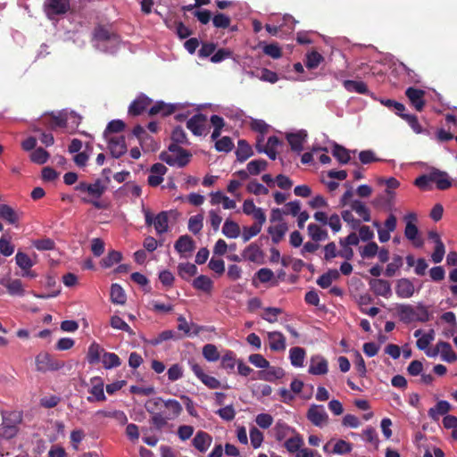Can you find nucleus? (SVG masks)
<instances>
[{"label":"nucleus","instance_id":"1","mask_svg":"<svg viewBox=\"0 0 457 457\" xmlns=\"http://www.w3.org/2000/svg\"><path fill=\"white\" fill-rule=\"evenodd\" d=\"M120 39L115 33L106 28H97L94 32V45L97 49L113 53L119 46Z\"/></svg>","mask_w":457,"mask_h":457},{"label":"nucleus","instance_id":"2","mask_svg":"<svg viewBox=\"0 0 457 457\" xmlns=\"http://www.w3.org/2000/svg\"><path fill=\"white\" fill-rule=\"evenodd\" d=\"M82 120L81 115L73 111H62L53 112L50 115L49 126L52 129L56 127H68L69 129H77Z\"/></svg>","mask_w":457,"mask_h":457},{"label":"nucleus","instance_id":"3","mask_svg":"<svg viewBox=\"0 0 457 457\" xmlns=\"http://www.w3.org/2000/svg\"><path fill=\"white\" fill-rule=\"evenodd\" d=\"M160 158L170 165H177V167H184L190 162L191 154L179 145L171 144L169 151L162 153Z\"/></svg>","mask_w":457,"mask_h":457},{"label":"nucleus","instance_id":"4","mask_svg":"<svg viewBox=\"0 0 457 457\" xmlns=\"http://www.w3.org/2000/svg\"><path fill=\"white\" fill-rule=\"evenodd\" d=\"M143 213L145 219V224H153L158 235H162V233H165L169 230V215L166 211H162L156 216H153L150 210L143 209Z\"/></svg>","mask_w":457,"mask_h":457},{"label":"nucleus","instance_id":"5","mask_svg":"<svg viewBox=\"0 0 457 457\" xmlns=\"http://www.w3.org/2000/svg\"><path fill=\"white\" fill-rule=\"evenodd\" d=\"M306 419L318 428H324L328 423L329 415L324 405L312 403L306 411Z\"/></svg>","mask_w":457,"mask_h":457},{"label":"nucleus","instance_id":"6","mask_svg":"<svg viewBox=\"0 0 457 457\" xmlns=\"http://www.w3.org/2000/svg\"><path fill=\"white\" fill-rule=\"evenodd\" d=\"M189 366L194 372L195 376L200 379L204 385L207 386L209 388H219L221 386V382L220 379L216 378V377L206 375L204 370H203L201 365L197 364L195 361H189Z\"/></svg>","mask_w":457,"mask_h":457},{"label":"nucleus","instance_id":"7","mask_svg":"<svg viewBox=\"0 0 457 457\" xmlns=\"http://www.w3.org/2000/svg\"><path fill=\"white\" fill-rule=\"evenodd\" d=\"M243 212L245 215L252 216L257 224L262 227L267 220V216L262 207H258L253 199H245L243 204Z\"/></svg>","mask_w":457,"mask_h":457},{"label":"nucleus","instance_id":"8","mask_svg":"<svg viewBox=\"0 0 457 457\" xmlns=\"http://www.w3.org/2000/svg\"><path fill=\"white\" fill-rule=\"evenodd\" d=\"M174 247L180 257L187 259V257H190L193 253L195 248V243L189 235H182L175 242Z\"/></svg>","mask_w":457,"mask_h":457},{"label":"nucleus","instance_id":"9","mask_svg":"<svg viewBox=\"0 0 457 457\" xmlns=\"http://www.w3.org/2000/svg\"><path fill=\"white\" fill-rule=\"evenodd\" d=\"M70 8V0H46L45 12L49 18L57 14H63Z\"/></svg>","mask_w":457,"mask_h":457},{"label":"nucleus","instance_id":"10","mask_svg":"<svg viewBox=\"0 0 457 457\" xmlns=\"http://www.w3.org/2000/svg\"><path fill=\"white\" fill-rule=\"evenodd\" d=\"M168 170V167L163 163H154L149 169L147 183L149 186L156 187L162 183L164 176Z\"/></svg>","mask_w":457,"mask_h":457},{"label":"nucleus","instance_id":"11","mask_svg":"<svg viewBox=\"0 0 457 457\" xmlns=\"http://www.w3.org/2000/svg\"><path fill=\"white\" fill-rule=\"evenodd\" d=\"M61 365L53 360L51 354L41 352L36 356V369L38 371L57 370Z\"/></svg>","mask_w":457,"mask_h":457},{"label":"nucleus","instance_id":"12","mask_svg":"<svg viewBox=\"0 0 457 457\" xmlns=\"http://www.w3.org/2000/svg\"><path fill=\"white\" fill-rule=\"evenodd\" d=\"M90 395L87 397L88 402L105 401L104 384L101 377H94L91 379Z\"/></svg>","mask_w":457,"mask_h":457},{"label":"nucleus","instance_id":"13","mask_svg":"<svg viewBox=\"0 0 457 457\" xmlns=\"http://www.w3.org/2000/svg\"><path fill=\"white\" fill-rule=\"evenodd\" d=\"M15 262L22 270V276L35 277L36 273L32 272L31 269L35 265L29 255L22 251H18L15 255Z\"/></svg>","mask_w":457,"mask_h":457},{"label":"nucleus","instance_id":"14","mask_svg":"<svg viewBox=\"0 0 457 457\" xmlns=\"http://www.w3.org/2000/svg\"><path fill=\"white\" fill-rule=\"evenodd\" d=\"M107 143L108 148L114 158H120L127 151L126 141L122 136L108 137Z\"/></svg>","mask_w":457,"mask_h":457},{"label":"nucleus","instance_id":"15","mask_svg":"<svg viewBox=\"0 0 457 457\" xmlns=\"http://www.w3.org/2000/svg\"><path fill=\"white\" fill-rule=\"evenodd\" d=\"M267 337L270 344V349L273 352H283L287 348L286 336L278 330H273L267 333Z\"/></svg>","mask_w":457,"mask_h":457},{"label":"nucleus","instance_id":"16","mask_svg":"<svg viewBox=\"0 0 457 457\" xmlns=\"http://www.w3.org/2000/svg\"><path fill=\"white\" fill-rule=\"evenodd\" d=\"M409 101L413 104L418 112H421L424 104V90L417 89V87H408L405 92Z\"/></svg>","mask_w":457,"mask_h":457},{"label":"nucleus","instance_id":"17","mask_svg":"<svg viewBox=\"0 0 457 457\" xmlns=\"http://www.w3.org/2000/svg\"><path fill=\"white\" fill-rule=\"evenodd\" d=\"M206 117L204 114H195L187 121V129L195 135H203L205 132Z\"/></svg>","mask_w":457,"mask_h":457},{"label":"nucleus","instance_id":"18","mask_svg":"<svg viewBox=\"0 0 457 457\" xmlns=\"http://www.w3.org/2000/svg\"><path fill=\"white\" fill-rule=\"evenodd\" d=\"M163 407L165 409L167 423L170 420H176L183 411V406L178 400H165L163 401Z\"/></svg>","mask_w":457,"mask_h":457},{"label":"nucleus","instance_id":"19","mask_svg":"<svg viewBox=\"0 0 457 457\" xmlns=\"http://www.w3.org/2000/svg\"><path fill=\"white\" fill-rule=\"evenodd\" d=\"M307 137V131L299 130L295 133H290L287 135V140L291 145L292 150L300 153L303 148V144Z\"/></svg>","mask_w":457,"mask_h":457},{"label":"nucleus","instance_id":"20","mask_svg":"<svg viewBox=\"0 0 457 457\" xmlns=\"http://www.w3.org/2000/svg\"><path fill=\"white\" fill-rule=\"evenodd\" d=\"M396 295L402 298H409L415 293V286L410 278H400L396 283Z\"/></svg>","mask_w":457,"mask_h":457},{"label":"nucleus","instance_id":"21","mask_svg":"<svg viewBox=\"0 0 457 457\" xmlns=\"http://www.w3.org/2000/svg\"><path fill=\"white\" fill-rule=\"evenodd\" d=\"M311 374L320 376V374H326L328 371V361L322 356H312L311 358V365L308 369Z\"/></svg>","mask_w":457,"mask_h":457},{"label":"nucleus","instance_id":"22","mask_svg":"<svg viewBox=\"0 0 457 457\" xmlns=\"http://www.w3.org/2000/svg\"><path fill=\"white\" fill-rule=\"evenodd\" d=\"M378 182L385 183L386 185V202H387V204L390 205L394 204L395 198V189L398 188V187L400 186L399 180H397L396 178L394 177L387 178V179H383V178H379Z\"/></svg>","mask_w":457,"mask_h":457},{"label":"nucleus","instance_id":"23","mask_svg":"<svg viewBox=\"0 0 457 457\" xmlns=\"http://www.w3.org/2000/svg\"><path fill=\"white\" fill-rule=\"evenodd\" d=\"M396 314L398 318L409 324L415 320V305L411 304H399L396 307Z\"/></svg>","mask_w":457,"mask_h":457},{"label":"nucleus","instance_id":"24","mask_svg":"<svg viewBox=\"0 0 457 457\" xmlns=\"http://www.w3.org/2000/svg\"><path fill=\"white\" fill-rule=\"evenodd\" d=\"M302 445H303V439L301 434L293 428V432L285 441V446L290 453H297Z\"/></svg>","mask_w":457,"mask_h":457},{"label":"nucleus","instance_id":"25","mask_svg":"<svg viewBox=\"0 0 457 457\" xmlns=\"http://www.w3.org/2000/svg\"><path fill=\"white\" fill-rule=\"evenodd\" d=\"M350 208L352 211H354L363 221H370V220H371V212L369 207L364 202L361 201V199H353L350 204Z\"/></svg>","mask_w":457,"mask_h":457},{"label":"nucleus","instance_id":"26","mask_svg":"<svg viewBox=\"0 0 457 457\" xmlns=\"http://www.w3.org/2000/svg\"><path fill=\"white\" fill-rule=\"evenodd\" d=\"M152 100L146 97V96H138L129 106V112L132 113V115H138V113L145 112V108L150 106Z\"/></svg>","mask_w":457,"mask_h":457},{"label":"nucleus","instance_id":"27","mask_svg":"<svg viewBox=\"0 0 457 457\" xmlns=\"http://www.w3.org/2000/svg\"><path fill=\"white\" fill-rule=\"evenodd\" d=\"M179 104H166V102L158 101L153 105L149 113L151 115H155V113H161L162 115H169V113H172L178 110Z\"/></svg>","mask_w":457,"mask_h":457},{"label":"nucleus","instance_id":"28","mask_svg":"<svg viewBox=\"0 0 457 457\" xmlns=\"http://www.w3.org/2000/svg\"><path fill=\"white\" fill-rule=\"evenodd\" d=\"M452 409V406L448 401L440 400L438 401L433 408L428 410V416L434 420H437L441 417V415L447 414L448 411Z\"/></svg>","mask_w":457,"mask_h":457},{"label":"nucleus","instance_id":"29","mask_svg":"<svg viewBox=\"0 0 457 457\" xmlns=\"http://www.w3.org/2000/svg\"><path fill=\"white\" fill-rule=\"evenodd\" d=\"M438 348L443 361H445V362H455L457 361V353L453 351L450 343L438 341Z\"/></svg>","mask_w":457,"mask_h":457},{"label":"nucleus","instance_id":"30","mask_svg":"<svg viewBox=\"0 0 457 457\" xmlns=\"http://www.w3.org/2000/svg\"><path fill=\"white\" fill-rule=\"evenodd\" d=\"M370 287L376 295H384V297H387L392 292L390 283L383 278H374L370 281Z\"/></svg>","mask_w":457,"mask_h":457},{"label":"nucleus","instance_id":"31","mask_svg":"<svg viewBox=\"0 0 457 457\" xmlns=\"http://www.w3.org/2000/svg\"><path fill=\"white\" fill-rule=\"evenodd\" d=\"M240 226L237 223V221L232 220V219H226L223 226H222V233L226 237L236 238L240 236Z\"/></svg>","mask_w":457,"mask_h":457},{"label":"nucleus","instance_id":"32","mask_svg":"<svg viewBox=\"0 0 457 457\" xmlns=\"http://www.w3.org/2000/svg\"><path fill=\"white\" fill-rule=\"evenodd\" d=\"M273 432L277 440H287L288 436L293 432V428L289 427L287 423L281 421V420H278L273 428Z\"/></svg>","mask_w":457,"mask_h":457},{"label":"nucleus","instance_id":"33","mask_svg":"<svg viewBox=\"0 0 457 457\" xmlns=\"http://www.w3.org/2000/svg\"><path fill=\"white\" fill-rule=\"evenodd\" d=\"M290 362L295 368H302L305 360V351L300 346H294L289 352Z\"/></svg>","mask_w":457,"mask_h":457},{"label":"nucleus","instance_id":"34","mask_svg":"<svg viewBox=\"0 0 457 457\" xmlns=\"http://www.w3.org/2000/svg\"><path fill=\"white\" fill-rule=\"evenodd\" d=\"M287 229V224L284 223L283 221L282 223L275 224V226H270L268 228V232L270 235L273 243H279V241H281L284 237Z\"/></svg>","mask_w":457,"mask_h":457},{"label":"nucleus","instance_id":"35","mask_svg":"<svg viewBox=\"0 0 457 457\" xmlns=\"http://www.w3.org/2000/svg\"><path fill=\"white\" fill-rule=\"evenodd\" d=\"M213 281L206 275L197 276L193 280V286L195 289L202 290V292L210 293L213 288Z\"/></svg>","mask_w":457,"mask_h":457},{"label":"nucleus","instance_id":"36","mask_svg":"<svg viewBox=\"0 0 457 457\" xmlns=\"http://www.w3.org/2000/svg\"><path fill=\"white\" fill-rule=\"evenodd\" d=\"M404 236L412 242L415 246H421L423 244L422 239L419 237V229L415 223H410L405 225Z\"/></svg>","mask_w":457,"mask_h":457},{"label":"nucleus","instance_id":"37","mask_svg":"<svg viewBox=\"0 0 457 457\" xmlns=\"http://www.w3.org/2000/svg\"><path fill=\"white\" fill-rule=\"evenodd\" d=\"M104 349L102 348L101 345L97 343L90 344L87 353V360L89 363H96L99 361L103 360Z\"/></svg>","mask_w":457,"mask_h":457},{"label":"nucleus","instance_id":"38","mask_svg":"<svg viewBox=\"0 0 457 457\" xmlns=\"http://www.w3.org/2000/svg\"><path fill=\"white\" fill-rule=\"evenodd\" d=\"M211 443H212L211 436H209V434L204 433V431H198V433L195 434L194 440H193V444H194L195 447L197 450L202 451V453H204V451L207 450V448L209 447Z\"/></svg>","mask_w":457,"mask_h":457},{"label":"nucleus","instance_id":"39","mask_svg":"<svg viewBox=\"0 0 457 457\" xmlns=\"http://www.w3.org/2000/svg\"><path fill=\"white\" fill-rule=\"evenodd\" d=\"M4 285L12 295H24L26 293V289L20 278H10Z\"/></svg>","mask_w":457,"mask_h":457},{"label":"nucleus","instance_id":"40","mask_svg":"<svg viewBox=\"0 0 457 457\" xmlns=\"http://www.w3.org/2000/svg\"><path fill=\"white\" fill-rule=\"evenodd\" d=\"M340 277V272L337 270H328L327 272L323 273L317 279V283L321 287H328L332 284L333 281L338 279Z\"/></svg>","mask_w":457,"mask_h":457},{"label":"nucleus","instance_id":"41","mask_svg":"<svg viewBox=\"0 0 457 457\" xmlns=\"http://www.w3.org/2000/svg\"><path fill=\"white\" fill-rule=\"evenodd\" d=\"M285 374L286 371L283 370V368L270 367L269 364V368H266V370L261 373V378L264 380H269L270 382H272V380L283 378Z\"/></svg>","mask_w":457,"mask_h":457},{"label":"nucleus","instance_id":"42","mask_svg":"<svg viewBox=\"0 0 457 457\" xmlns=\"http://www.w3.org/2000/svg\"><path fill=\"white\" fill-rule=\"evenodd\" d=\"M0 217L6 220L10 224H16L20 219L16 211H14L12 207L9 206V204L0 205Z\"/></svg>","mask_w":457,"mask_h":457},{"label":"nucleus","instance_id":"43","mask_svg":"<svg viewBox=\"0 0 457 457\" xmlns=\"http://www.w3.org/2000/svg\"><path fill=\"white\" fill-rule=\"evenodd\" d=\"M431 179L440 189H446L452 186V181L446 172H433L431 174Z\"/></svg>","mask_w":457,"mask_h":457},{"label":"nucleus","instance_id":"44","mask_svg":"<svg viewBox=\"0 0 457 457\" xmlns=\"http://www.w3.org/2000/svg\"><path fill=\"white\" fill-rule=\"evenodd\" d=\"M111 301L122 305L126 302V294L120 284L114 283L111 286Z\"/></svg>","mask_w":457,"mask_h":457},{"label":"nucleus","instance_id":"45","mask_svg":"<svg viewBox=\"0 0 457 457\" xmlns=\"http://www.w3.org/2000/svg\"><path fill=\"white\" fill-rule=\"evenodd\" d=\"M237 355L233 351H225L220 358V365L226 370L232 371L236 368Z\"/></svg>","mask_w":457,"mask_h":457},{"label":"nucleus","instance_id":"46","mask_svg":"<svg viewBox=\"0 0 457 457\" xmlns=\"http://www.w3.org/2000/svg\"><path fill=\"white\" fill-rule=\"evenodd\" d=\"M202 355L209 362H215V361L220 358L218 346L214 345V344H205L202 349Z\"/></svg>","mask_w":457,"mask_h":457},{"label":"nucleus","instance_id":"47","mask_svg":"<svg viewBox=\"0 0 457 457\" xmlns=\"http://www.w3.org/2000/svg\"><path fill=\"white\" fill-rule=\"evenodd\" d=\"M280 145L279 139L277 137H270L265 144L263 149H259V151H263L268 154L270 159H276L278 154V146Z\"/></svg>","mask_w":457,"mask_h":457},{"label":"nucleus","instance_id":"48","mask_svg":"<svg viewBox=\"0 0 457 457\" xmlns=\"http://www.w3.org/2000/svg\"><path fill=\"white\" fill-rule=\"evenodd\" d=\"M211 124L213 127V129L211 133V137L212 139H218L221 135V129L225 126V120L220 115L213 114L210 117Z\"/></svg>","mask_w":457,"mask_h":457},{"label":"nucleus","instance_id":"49","mask_svg":"<svg viewBox=\"0 0 457 457\" xmlns=\"http://www.w3.org/2000/svg\"><path fill=\"white\" fill-rule=\"evenodd\" d=\"M435 339V332L433 329L429 330L427 333H422L421 337L418 338L416 341V346L420 350H423L425 354H427V351L429 350L428 345Z\"/></svg>","mask_w":457,"mask_h":457},{"label":"nucleus","instance_id":"50","mask_svg":"<svg viewBox=\"0 0 457 457\" xmlns=\"http://www.w3.org/2000/svg\"><path fill=\"white\" fill-rule=\"evenodd\" d=\"M178 270L182 278L188 279L196 274L197 268L193 262H180L178 266Z\"/></svg>","mask_w":457,"mask_h":457},{"label":"nucleus","instance_id":"51","mask_svg":"<svg viewBox=\"0 0 457 457\" xmlns=\"http://www.w3.org/2000/svg\"><path fill=\"white\" fill-rule=\"evenodd\" d=\"M308 235L314 241H321L328 238V233L326 229L321 228V227L315 223H311L308 225Z\"/></svg>","mask_w":457,"mask_h":457},{"label":"nucleus","instance_id":"52","mask_svg":"<svg viewBox=\"0 0 457 457\" xmlns=\"http://www.w3.org/2000/svg\"><path fill=\"white\" fill-rule=\"evenodd\" d=\"M204 216L203 214L190 216L187 222V228L189 231L195 233V235L201 232L204 227Z\"/></svg>","mask_w":457,"mask_h":457},{"label":"nucleus","instance_id":"53","mask_svg":"<svg viewBox=\"0 0 457 457\" xmlns=\"http://www.w3.org/2000/svg\"><path fill=\"white\" fill-rule=\"evenodd\" d=\"M105 191L106 187L101 179H97L94 183H88V195L95 199H99Z\"/></svg>","mask_w":457,"mask_h":457},{"label":"nucleus","instance_id":"54","mask_svg":"<svg viewBox=\"0 0 457 457\" xmlns=\"http://www.w3.org/2000/svg\"><path fill=\"white\" fill-rule=\"evenodd\" d=\"M102 362L105 369L117 368V366H120L121 363L118 354L104 351L102 356Z\"/></svg>","mask_w":457,"mask_h":457},{"label":"nucleus","instance_id":"55","mask_svg":"<svg viewBox=\"0 0 457 457\" xmlns=\"http://www.w3.org/2000/svg\"><path fill=\"white\" fill-rule=\"evenodd\" d=\"M124 127L125 123L121 120H111L104 132V137L108 140V137H115L116 134L113 132L122 131Z\"/></svg>","mask_w":457,"mask_h":457},{"label":"nucleus","instance_id":"56","mask_svg":"<svg viewBox=\"0 0 457 457\" xmlns=\"http://www.w3.org/2000/svg\"><path fill=\"white\" fill-rule=\"evenodd\" d=\"M261 257L262 250L256 245H250L243 251V258L250 262H258Z\"/></svg>","mask_w":457,"mask_h":457},{"label":"nucleus","instance_id":"57","mask_svg":"<svg viewBox=\"0 0 457 457\" xmlns=\"http://www.w3.org/2000/svg\"><path fill=\"white\" fill-rule=\"evenodd\" d=\"M344 87L348 91H355V93L366 94L368 87L363 81H353V79H346L344 82Z\"/></svg>","mask_w":457,"mask_h":457},{"label":"nucleus","instance_id":"58","mask_svg":"<svg viewBox=\"0 0 457 457\" xmlns=\"http://www.w3.org/2000/svg\"><path fill=\"white\" fill-rule=\"evenodd\" d=\"M50 154L46 152V150L43 149V147H35L34 151L30 154V160L34 163L44 164L46 163Z\"/></svg>","mask_w":457,"mask_h":457},{"label":"nucleus","instance_id":"59","mask_svg":"<svg viewBox=\"0 0 457 457\" xmlns=\"http://www.w3.org/2000/svg\"><path fill=\"white\" fill-rule=\"evenodd\" d=\"M267 166L264 159H253L247 164L249 175H258L262 170H265Z\"/></svg>","mask_w":457,"mask_h":457},{"label":"nucleus","instance_id":"60","mask_svg":"<svg viewBox=\"0 0 457 457\" xmlns=\"http://www.w3.org/2000/svg\"><path fill=\"white\" fill-rule=\"evenodd\" d=\"M324 57L322 54H319V52H316V50H312V52H310L308 54H306L305 63L308 69H316V67L321 63Z\"/></svg>","mask_w":457,"mask_h":457},{"label":"nucleus","instance_id":"61","mask_svg":"<svg viewBox=\"0 0 457 457\" xmlns=\"http://www.w3.org/2000/svg\"><path fill=\"white\" fill-rule=\"evenodd\" d=\"M353 445L350 442L345 441V439H337L334 444L332 453L343 455V453H351Z\"/></svg>","mask_w":457,"mask_h":457},{"label":"nucleus","instance_id":"62","mask_svg":"<svg viewBox=\"0 0 457 457\" xmlns=\"http://www.w3.org/2000/svg\"><path fill=\"white\" fill-rule=\"evenodd\" d=\"M332 153L334 157L337 158L340 163H347L351 158L349 150L340 146V145H335Z\"/></svg>","mask_w":457,"mask_h":457},{"label":"nucleus","instance_id":"63","mask_svg":"<svg viewBox=\"0 0 457 457\" xmlns=\"http://www.w3.org/2000/svg\"><path fill=\"white\" fill-rule=\"evenodd\" d=\"M281 308L277 307H268L264 308L262 318L263 320H268V322H276L278 320V315L282 313Z\"/></svg>","mask_w":457,"mask_h":457},{"label":"nucleus","instance_id":"64","mask_svg":"<svg viewBox=\"0 0 457 457\" xmlns=\"http://www.w3.org/2000/svg\"><path fill=\"white\" fill-rule=\"evenodd\" d=\"M263 433L260 430V428L253 427L250 429V440L253 448H258L262 445L263 441Z\"/></svg>","mask_w":457,"mask_h":457}]
</instances>
